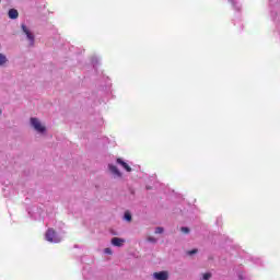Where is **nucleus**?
Instances as JSON below:
<instances>
[{"label": "nucleus", "instance_id": "nucleus-8", "mask_svg": "<svg viewBox=\"0 0 280 280\" xmlns=\"http://www.w3.org/2000/svg\"><path fill=\"white\" fill-rule=\"evenodd\" d=\"M8 14L9 19H19V11L16 9H10Z\"/></svg>", "mask_w": 280, "mask_h": 280}, {"label": "nucleus", "instance_id": "nucleus-1", "mask_svg": "<svg viewBox=\"0 0 280 280\" xmlns=\"http://www.w3.org/2000/svg\"><path fill=\"white\" fill-rule=\"evenodd\" d=\"M45 237L47 242H54L55 244H58V242H60V238L58 237L54 229H48Z\"/></svg>", "mask_w": 280, "mask_h": 280}, {"label": "nucleus", "instance_id": "nucleus-14", "mask_svg": "<svg viewBox=\"0 0 280 280\" xmlns=\"http://www.w3.org/2000/svg\"><path fill=\"white\" fill-rule=\"evenodd\" d=\"M182 233L189 234V228H180Z\"/></svg>", "mask_w": 280, "mask_h": 280}, {"label": "nucleus", "instance_id": "nucleus-10", "mask_svg": "<svg viewBox=\"0 0 280 280\" xmlns=\"http://www.w3.org/2000/svg\"><path fill=\"white\" fill-rule=\"evenodd\" d=\"M125 220H127V222H131L132 221V214H130V212H125Z\"/></svg>", "mask_w": 280, "mask_h": 280}, {"label": "nucleus", "instance_id": "nucleus-9", "mask_svg": "<svg viewBox=\"0 0 280 280\" xmlns=\"http://www.w3.org/2000/svg\"><path fill=\"white\" fill-rule=\"evenodd\" d=\"M5 62H8V58L5 55L0 54V66L5 65Z\"/></svg>", "mask_w": 280, "mask_h": 280}, {"label": "nucleus", "instance_id": "nucleus-2", "mask_svg": "<svg viewBox=\"0 0 280 280\" xmlns=\"http://www.w3.org/2000/svg\"><path fill=\"white\" fill-rule=\"evenodd\" d=\"M31 126H33L37 132H45V130H47L38 118H31Z\"/></svg>", "mask_w": 280, "mask_h": 280}, {"label": "nucleus", "instance_id": "nucleus-6", "mask_svg": "<svg viewBox=\"0 0 280 280\" xmlns=\"http://www.w3.org/2000/svg\"><path fill=\"white\" fill-rule=\"evenodd\" d=\"M112 244H113V246L121 247V246H124V244H126V240L119 238V237H113Z\"/></svg>", "mask_w": 280, "mask_h": 280}, {"label": "nucleus", "instance_id": "nucleus-4", "mask_svg": "<svg viewBox=\"0 0 280 280\" xmlns=\"http://www.w3.org/2000/svg\"><path fill=\"white\" fill-rule=\"evenodd\" d=\"M22 32L26 35L28 40L31 42V45H34V34L27 30V26L25 24H22Z\"/></svg>", "mask_w": 280, "mask_h": 280}, {"label": "nucleus", "instance_id": "nucleus-17", "mask_svg": "<svg viewBox=\"0 0 280 280\" xmlns=\"http://www.w3.org/2000/svg\"><path fill=\"white\" fill-rule=\"evenodd\" d=\"M0 115H1V110H0Z\"/></svg>", "mask_w": 280, "mask_h": 280}, {"label": "nucleus", "instance_id": "nucleus-3", "mask_svg": "<svg viewBox=\"0 0 280 280\" xmlns=\"http://www.w3.org/2000/svg\"><path fill=\"white\" fill-rule=\"evenodd\" d=\"M153 277L156 280H168L170 273L167 271H160V272H154Z\"/></svg>", "mask_w": 280, "mask_h": 280}, {"label": "nucleus", "instance_id": "nucleus-13", "mask_svg": "<svg viewBox=\"0 0 280 280\" xmlns=\"http://www.w3.org/2000/svg\"><path fill=\"white\" fill-rule=\"evenodd\" d=\"M104 254L105 255H113V249H110L109 247L104 249Z\"/></svg>", "mask_w": 280, "mask_h": 280}, {"label": "nucleus", "instance_id": "nucleus-12", "mask_svg": "<svg viewBox=\"0 0 280 280\" xmlns=\"http://www.w3.org/2000/svg\"><path fill=\"white\" fill-rule=\"evenodd\" d=\"M147 241L150 242L151 244H156V238L154 236H149Z\"/></svg>", "mask_w": 280, "mask_h": 280}, {"label": "nucleus", "instance_id": "nucleus-16", "mask_svg": "<svg viewBox=\"0 0 280 280\" xmlns=\"http://www.w3.org/2000/svg\"><path fill=\"white\" fill-rule=\"evenodd\" d=\"M196 253H198V249H191L188 252V255H196Z\"/></svg>", "mask_w": 280, "mask_h": 280}, {"label": "nucleus", "instance_id": "nucleus-15", "mask_svg": "<svg viewBox=\"0 0 280 280\" xmlns=\"http://www.w3.org/2000/svg\"><path fill=\"white\" fill-rule=\"evenodd\" d=\"M211 277V273H203V280H209Z\"/></svg>", "mask_w": 280, "mask_h": 280}, {"label": "nucleus", "instance_id": "nucleus-5", "mask_svg": "<svg viewBox=\"0 0 280 280\" xmlns=\"http://www.w3.org/2000/svg\"><path fill=\"white\" fill-rule=\"evenodd\" d=\"M108 170L112 174H114V176H118V178H121V172H119V168H117V166L109 164Z\"/></svg>", "mask_w": 280, "mask_h": 280}, {"label": "nucleus", "instance_id": "nucleus-11", "mask_svg": "<svg viewBox=\"0 0 280 280\" xmlns=\"http://www.w3.org/2000/svg\"><path fill=\"white\" fill-rule=\"evenodd\" d=\"M164 229L162 228V226H158L156 229H155V234L156 235H161L162 233H164Z\"/></svg>", "mask_w": 280, "mask_h": 280}, {"label": "nucleus", "instance_id": "nucleus-7", "mask_svg": "<svg viewBox=\"0 0 280 280\" xmlns=\"http://www.w3.org/2000/svg\"><path fill=\"white\" fill-rule=\"evenodd\" d=\"M116 163H118V165H121V167H124V170H126V172H132V168L128 165V163L124 162V160H121V158H118L116 160Z\"/></svg>", "mask_w": 280, "mask_h": 280}]
</instances>
